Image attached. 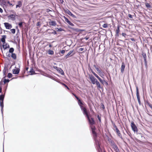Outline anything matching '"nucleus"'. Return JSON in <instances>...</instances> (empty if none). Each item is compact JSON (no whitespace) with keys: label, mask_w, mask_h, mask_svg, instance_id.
<instances>
[{"label":"nucleus","mask_w":152,"mask_h":152,"mask_svg":"<svg viewBox=\"0 0 152 152\" xmlns=\"http://www.w3.org/2000/svg\"><path fill=\"white\" fill-rule=\"evenodd\" d=\"M14 51V49L13 48H10L9 50V52L11 53L10 56L9 54L7 55V57H11L13 59L16 60L17 59V55L16 54L13 53Z\"/></svg>","instance_id":"1"},{"label":"nucleus","mask_w":152,"mask_h":152,"mask_svg":"<svg viewBox=\"0 0 152 152\" xmlns=\"http://www.w3.org/2000/svg\"><path fill=\"white\" fill-rule=\"evenodd\" d=\"M92 73L98 79L100 83L103 85H104L105 84L106 85H108V83L104 80H102L96 73H95L93 71H91Z\"/></svg>","instance_id":"2"},{"label":"nucleus","mask_w":152,"mask_h":152,"mask_svg":"<svg viewBox=\"0 0 152 152\" xmlns=\"http://www.w3.org/2000/svg\"><path fill=\"white\" fill-rule=\"evenodd\" d=\"M92 133L93 135V137L94 140H96V139L97 136V134L96 132V127L94 126H91L90 127Z\"/></svg>","instance_id":"3"},{"label":"nucleus","mask_w":152,"mask_h":152,"mask_svg":"<svg viewBox=\"0 0 152 152\" xmlns=\"http://www.w3.org/2000/svg\"><path fill=\"white\" fill-rule=\"evenodd\" d=\"M113 126L114 127L113 130L116 132L117 134L118 135V137L121 139H122V135L120 131L119 130L117 126L115 124H113Z\"/></svg>","instance_id":"4"},{"label":"nucleus","mask_w":152,"mask_h":152,"mask_svg":"<svg viewBox=\"0 0 152 152\" xmlns=\"http://www.w3.org/2000/svg\"><path fill=\"white\" fill-rule=\"evenodd\" d=\"M131 127L132 130L134 132H137V128L136 125L134 124V122L133 121H132L131 123Z\"/></svg>","instance_id":"5"},{"label":"nucleus","mask_w":152,"mask_h":152,"mask_svg":"<svg viewBox=\"0 0 152 152\" xmlns=\"http://www.w3.org/2000/svg\"><path fill=\"white\" fill-rule=\"evenodd\" d=\"M87 118L90 124V127H91V126H93V125L95 124V121L94 118H90L89 116Z\"/></svg>","instance_id":"6"},{"label":"nucleus","mask_w":152,"mask_h":152,"mask_svg":"<svg viewBox=\"0 0 152 152\" xmlns=\"http://www.w3.org/2000/svg\"><path fill=\"white\" fill-rule=\"evenodd\" d=\"M89 77L92 83L93 84H95V83L97 81V80L92 75H89Z\"/></svg>","instance_id":"7"},{"label":"nucleus","mask_w":152,"mask_h":152,"mask_svg":"<svg viewBox=\"0 0 152 152\" xmlns=\"http://www.w3.org/2000/svg\"><path fill=\"white\" fill-rule=\"evenodd\" d=\"M142 57L144 59V61L145 62V66L147 67V56L146 54L145 53L142 52Z\"/></svg>","instance_id":"8"},{"label":"nucleus","mask_w":152,"mask_h":152,"mask_svg":"<svg viewBox=\"0 0 152 152\" xmlns=\"http://www.w3.org/2000/svg\"><path fill=\"white\" fill-rule=\"evenodd\" d=\"M96 143L98 152H102V150L100 147V142L98 141H96Z\"/></svg>","instance_id":"9"},{"label":"nucleus","mask_w":152,"mask_h":152,"mask_svg":"<svg viewBox=\"0 0 152 152\" xmlns=\"http://www.w3.org/2000/svg\"><path fill=\"white\" fill-rule=\"evenodd\" d=\"M4 96L0 97V106L1 107V110H2L4 107Z\"/></svg>","instance_id":"10"},{"label":"nucleus","mask_w":152,"mask_h":152,"mask_svg":"<svg viewBox=\"0 0 152 152\" xmlns=\"http://www.w3.org/2000/svg\"><path fill=\"white\" fill-rule=\"evenodd\" d=\"M111 146L116 152H119V150L118 147L114 142L112 143Z\"/></svg>","instance_id":"11"},{"label":"nucleus","mask_w":152,"mask_h":152,"mask_svg":"<svg viewBox=\"0 0 152 152\" xmlns=\"http://www.w3.org/2000/svg\"><path fill=\"white\" fill-rule=\"evenodd\" d=\"M16 16H17V15L14 14H11L8 16L7 18L9 20H11L12 21H14L16 19Z\"/></svg>","instance_id":"12"},{"label":"nucleus","mask_w":152,"mask_h":152,"mask_svg":"<svg viewBox=\"0 0 152 152\" xmlns=\"http://www.w3.org/2000/svg\"><path fill=\"white\" fill-rule=\"evenodd\" d=\"M53 68L57 70L61 74V75H63L64 74L63 71L60 68L58 67H57L54 66Z\"/></svg>","instance_id":"13"},{"label":"nucleus","mask_w":152,"mask_h":152,"mask_svg":"<svg viewBox=\"0 0 152 152\" xmlns=\"http://www.w3.org/2000/svg\"><path fill=\"white\" fill-rule=\"evenodd\" d=\"M136 92H137L136 96H137V99L138 100V101L139 104L140 105L141 103V102H140V97L139 95V93L138 88L137 87Z\"/></svg>","instance_id":"14"},{"label":"nucleus","mask_w":152,"mask_h":152,"mask_svg":"<svg viewBox=\"0 0 152 152\" xmlns=\"http://www.w3.org/2000/svg\"><path fill=\"white\" fill-rule=\"evenodd\" d=\"M4 24L5 27L7 29H10L12 28V25L8 23H4Z\"/></svg>","instance_id":"15"},{"label":"nucleus","mask_w":152,"mask_h":152,"mask_svg":"<svg viewBox=\"0 0 152 152\" xmlns=\"http://www.w3.org/2000/svg\"><path fill=\"white\" fill-rule=\"evenodd\" d=\"M73 52V50L70 51L65 56L66 58L69 57L73 56L75 54V53H72Z\"/></svg>","instance_id":"16"},{"label":"nucleus","mask_w":152,"mask_h":152,"mask_svg":"<svg viewBox=\"0 0 152 152\" xmlns=\"http://www.w3.org/2000/svg\"><path fill=\"white\" fill-rule=\"evenodd\" d=\"M12 73L13 74H18L20 72V69L18 68L15 67V69L12 70Z\"/></svg>","instance_id":"17"},{"label":"nucleus","mask_w":152,"mask_h":152,"mask_svg":"<svg viewBox=\"0 0 152 152\" xmlns=\"http://www.w3.org/2000/svg\"><path fill=\"white\" fill-rule=\"evenodd\" d=\"M95 84H96L97 89H100L102 88V86L100 84L98 80L96 82V83H95Z\"/></svg>","instance_id":"18"},{"label":"nucleus","mask_w":152,"mask_h":152,"mask_svg":"<svg viewBox=\"0 0 152 152\" xmlns=\"http://www.w3.org/2000/svg\"><path fill=\"white\" fill-rule=\"evenodd\" d=\"M47 31L48 32V33L50 34H56V31L53 29H48Z\"/></svg>","instance_id":"19"},{"label":"nucleus","mask_w":152,"mask_h":152,"mask_svg":"<svg viewBox=\"0 0 152 152\" xmlns=\"http://www.w3.org/2000/svg\"><path fill=\"white\" fill-rule=\"evenodd\" d=\"M66 12L68 13L69 15L73 18H75L76 16L73 15L69 10H67L66 11Z\"/></svg>","instance_id":"20"},{"label":"nucleus","mask_w":152,"mask_h":152,"mask_svg":"<svg viewBox=\"0 0 152 152\" xmlns=\"http://www.w3.org/2000/svg\"><path fill=\"white\" fill-rule=\"evenodd\" d=\"M125 67V64L124 62H123L122 63L121 67V72L122 73L124 71V69Z\"/></svg>","instance_id":"21"},{"label":"nucleus","mask_w":152,"mask_h":152,"mask_svg":"<svg viewBox=\"0 0 152 152\" xmlns=\"http://www.w3.org/2000/svg\"><path fill=\"white\" fill-rule=\"evenodd\" d=\"M2 47L4 50H5L7 48H10V45L7 43L4 44V43H3V45H2Z\"/></svg>","instance_id":"22"},{"label":"nucleus","mask_w":152,"mask_h":152,"mask_svg":"<svg viewBox=\"0 0 152 152\" xmlns=\"http://www.w3.org/2000/svg\"><path fill=\"white\" fill-rule=\"evenodd\" d=\"M18 4L16 5V8L20 7L22 6V2L21 1H18L17 2Z\"/></svg>","instance_id":"23"},{"label":"nucleus","mask_w":152,"mask_h":152,"mask_svg":"<svg viewBox=\"0 0 152 152\" xmlns=\"http://www.w3.org/2000/svg\"><path fill=\"white\" fill-rule=\"evenodd\" d=\"M49 24L50 25L53 26H55L56 24V22L55 21L51 20L49 22Z\"/></svg>","instance_id":"24"},{"label":"nucleus","mask_w":152,"mask_h":152,"mask_svg":"<svg viewBox=\"0 0 152 152\" xmlns=\"http://www.w3.org/2000/svg\"><path fill=\"white\" fill-rule=\"evenodd\" d=\"M82 110L83 111L84 114L86 115V116H87V117L89 116L86 108H84V109H83Z\"/></svg>","instance_id":"25"},{"label":"nucleus","mask_w":152,"mask_h":152,"mask_svg":"<svg viewBox=\"0 0 152 152\" xmlns=\"http://www.w3.org/2000/svg\"><path fill=\"white\" fill-rule=\"evenodd\" d=\"M6 38V35H3L2 36V37L1 39V40L2 42H3V43H4V44L5 43V39Z\"/></svg>","instance_id":"26"},{"label":"nucleus","mask_w":152,"mask_h":152,"mask_svg":"<svg viewBox=\"0 0 152 152\" xmlns=\"http://www.w3.org/2000/svg\"><path fill=\"white\" fill-rule=\"evenodd\" d=\"M119 27H120V26H117V28L116 30V34L118 36L119 35V33L120 31Z\"/></svg>","instance_id":"27"},{"label":"nucleus","mask_w":152,"mask_h":152,"mask_svg":"<svg viewBox=\"0 0 152 152\" xmlns=\"http://www.w3.org/2000/svg\"><path fill=\"white\" fill-rule=\"evenodd\" d=\"M12 2V1H11V2H10V1H7V3L9 4V6H12V7H13V6H14V4H12L11 2Z\"/></svg>","instance_id":"28"},{"label":"nucleus","mask_w":152,"mask_h":152,"mask_svg":"<svg viewBox=\"0 0 152 152\" xmlns=\"http://www.w3.org/2000/svg\"><path fill=\"white\" fill-rule=\"evenodd\" d=\"M24 23L22 22H20L18 23V25L20 28H22L23 27V23Z\"/></svg>","instance_id":"29"},{"label":"nucleus","mask_w":152,"mask_h":152,"mask_svg":"<svg viewBox=\"0 0 152 152\" xmlns=\"http://www.w3.org/2000/svg\"><path fill=\"white\" fill-rule=\"evenodd\" d=\"M84 105V104H80V106L82 110L84 109V108H86V107H84L83 106Z\"/></svg>","instance_id":"30"},{"label":"nucleus","mask_w":152,"mask_h":152,"mask_svg":"<svg viewBox=\"0 0 152 152\" xmlns=\"http://www.w3.org/2000/svg\"><path fill=\"white\" fill-rule=\"evenodd\" d=\"M145 4V5L146 6V7H147V8H150L151 7V6L147 2H146Z\"/></svg>","instance_id":"31"},{"label":"nucleus","mask_w":152,"mask_h":152,"mask_svg":"<svg viewBox=\"0 0 152 152\" xmlns=\"http://www.w3.org/2000/svg\"><path fill=\"white\" fill-rule=\"evenodd\" d=\"M48 53L50 55H53L54 53V52L53 50H49L48 51Z\"/></svg>","instance_id":"32"},{"label":"nucleus","mask_w":152,"mask_h":152,"mask_svg":"<svg viewBox=\"0 0 152 152\" xmlns=\"http://www.w3.org/2000/svg\"><path fill=\"white\" fill-rule=\"evenodd\" d=\"M63 18H64L65 21L67 23L68 22V21L69 20H68V19L67 18H66V17H65V16H64Z\"/></svg>","instance_id":"33"},{"label":"nucleus","mask_w":152,"mask_h":152,"mask_svg":"<svg viewBox=\"0 0 152 152\" xmlns=\"http://www.w3.org/2000/svg\"><path fill=\"white\" fill-rule=\"evenodd\" d=\"M100 116H101L100 115ZM97 117L99 120V123H100L101 122V116H100L99 115H98L97 116Z\"/></svg>","instance_id":"34"},{"label":"nucleus","mask_w":152,"mask_h":152,"mask_svg":"<svg viewBox=\"0 0 152 152\" xmlns=\"http://www.w3.org/2000/svg\"><path fill=\"white\" fill-rule=\"evenodd\" d=\"M61 84L63 86H64L65 87L67 88L68 90H69V88L67 86V85H66L64 83H61Z\"/></svg>","instance_id":"35"},{"label":"nucleus","mask_w":152,"mask_h":152,"mask_svg":"<svg viewBox=\"0 0 152 152\" xmlns=\"http://www.w3.org/2000/svg\"><path fill=\"white\" fill-rule=\"evenodd\" d=\"M69 25L71 26H74V24L72 23V22H71L69 20L68 21V22L67 23Z\"/></svg>","instance_id":"36"},{"label":"nucleus","mask_w":152,"mask_h":152,"mask_svg":"<svg viewBox=\"0 0 152 152\" xmlns=\"http://www.w3.org/2000/svg\"><path fill=\"white\" fill-rule=\"evenodd\" d=\"M108 27V25L107 23H104L102 25V27L104 28H107Z\"/></svg>","instance_id":"37"},{"label":"nucleus","mask_w":152,"mask_h":152,"mask_svg":"<svg viewBox=\"0 0 152 152\" xmlns=\"http://www.w3.org/2000/svg\"><path fill=\"white\" fill-rule=\"evenodd\" d=\"M10 31L13 34H14L15 32V30L14 28L11 29Z\"/></svg>","instance_id":"38"},{"label":"nucleus","mask_w":152,"mask_h":152,"mask_svg":"<svg viewBox=\"0 0 152 152\" xmlns=\"http://www.w3.org/2000/svg\"><path fill=\"white\" fill-rule=\"evenodd\" d=\"M7 76L9 78H10L12 77V75L11 73H9L8 74Z\"/></svg>","instance_id":"39"},{"label":"nucleus","mask_w":152,"mask_h":152,"mask_svg":"<svg viewBox=\"0 0 152 152\" xmlns=\"http://www.w3.org/2000/svg\"><path fill=\"white\" fill-rule=\"evenodd\" d=\"M94 67L95 68L96 70L99 72L100 73L101 72V71L99 69V68L98 67H96L95 65H94Z\"/></svg>","instance_id":"40"},{"label":"nucleus","mask_w":152,"mask_h":152,"mask_svg":"<svg viewBox=\"0 0 152 152\" xmlns=\"http://www.w3.org/2000/svg\"><path fill=\"white\" fill-rule=\"evenodd\" d=\"M30 72L31 75H32L34 74V71L33 69L32 68L31 69L30 71Z\"/></svg>","instance_id":"41"},{"label":"nucleus","mask_w":152,"mask_h":152,"mask_svg":"<svg viewBox=\"0 0 152 152\" xmlns=\"http://www.w3.org/2000/svg\"><path fill=\"white\" fill-rule=\"evenodd\" d=\"M78 103L80 105V104H83V103H82V102H81V100L79 99L78 100Z\"/></svg>","instance_id":"42"},{"label":"nucleus","mask_w":152,"mask_h":152,"mask_svg":"<svg viewBox=\"0 0 152 152\" xmlns=\"http://www.w3.org/2000/svg\"><path fill=\"white\" fill-rule=\"evenodd\" d=\"M9 81V80L8 79L7 80L5 79L4 81V83H6L7 82H8Z\"/></svg>","instance_id":"43"},{"label":"nucleus","mask_w":152,"mask_h":152,"mask_svg":"<svg viewBox=\"0 0 152 152\" xmlns=\"http://www.w3.org/2000/svg\"><path fill=\"white\" fill-rule=\"evenodd\" d=\"M148 104L152 110V104L149 103H148Z\"/></svg>","instance_id":"44"},{"label":"nucleus","mask_w":152,"mask_h":152,"mask_svg":"<svg viewBox=\"0 0 152 152\" xmlns=\"http://www.w3.org/2000/svg\"><path fill=\"white\" fill-rule=\"evenodd\" d=\"M57 31H61L63 30L62 28H57Z\"/></svg>","instance_id":"45"},{"label":"nucleus","mask_w":152,"mask_h":152,"mask_svg":"<svg viewBox=\"0 0 152 152\" xmlns=\"http://www.w3.org/2000/svg\"><path fill=\"white\" fill-rule=\"evenodd\" d=\"M84 50V48H81L79 49L78 50L79 52L82 51Z\"/></svg>","instance_id":"46"},{"label":"nucleus","mask_w":152,"mask_h":152,"mask_svg":"<svg viewBox=\"0 0 152 152\" xmlns=\"http://www.w3.org/2000/svg\"><path fill=\"white\" fill-rule=\"evenodd\" d=\"M128 16L130 18H132V15L130 14H129L128 15Z\"/></svg>","instance_id":"47"},{"label":"nucleus","mask_w":152,"mask_h":152,"mask_svg":"<svg viewBox=\"0 0 152 152\" xmlns=\"http://www.w3.org/2000/svg\"><path fill=\"white\" fill-rule=\"evenodd\" d=\"M122 35L123 36L125 37V36L126 35V34L125 33H123L122 34Z\"/></svg>","instance_id":"48"},{"label":"nucleus","mask_w":152,"mask_h":152,"mask_svg":"<svg viewBox=\"0 0 152 152\" xmlns=\"http://www.w3.org/2000/svg\"><path fill=\"white\" fill-rule=\"evenodd\" d=\"M61 52L62 54H64L65 53V50H62L61 51Z\"/></svg>","instance_id":"49"},{"label":"nucleus","mask_w":152,"mask_h":152,"mask_svg":"<svg viewBox=\"0 0 152 152\" xmlns=\"http://www.w3.org/2000/svg\"><path fill=\"white\" fill-rule=\"evenodd\" d=\"M130 40L132 41H135V40L134 39V38H130Z\"/></svg>","instance_id":"50"},{"label":"nucleus","mask_w":152,"mask_h":152,"mask_svg":"<svg viewBox=\"0 0 152 152\" xmlns=\"http://www.w3.org/2000/svg\"><path fill=\"white\" fill-rule=\"evenodd\" d=\"M6 73V71L5 70H4L3 71V73L4 74V75H5Z\"/></svg>","instance_id":"51"},{"label":"nucleus","mask_w":152,"mask_h":152,"mask_svg":"<svg viewBox=\"0 0 152 152\" xmlns=\"http://www.w3.org/2000/svg\"><path fill=\"white\" fill-rule=\"evenodd\" d=\"M3 12V10L0 7V12L1 13H2Z\"/></svg>","instance_id":"52"},{"label":"nucleus","mask_w":152,"mask_h":152,"mask_svg":"<svg viewBox=\"0 0 152 152\" xmlns=\"http://www.w3.org/2000/svg\"><path fill=\"white\" fill-rule=\"evenodd\" d=\"M39 22H38L37 24V26H38L39 25Z\"/></svg>","instance_id":"53"},{"label":"nucleus","mask_w":152,"mask_h":152,"mask_svg":"<svg viewBox=\"0 0 152 152\" xmlns=\"http://www.w3.org/2000/svg\"><path fill=\"white\" fill-rule=\"evenodd\" d=\"M72 94L74 96H76V95L75 94H74V93H72Z\"/></svg>","instance_id":"54"},{"label":"nucleus","mask_w":152,"mask_h":152,"mask_svg":"<svg viewBox=\"0 0 152 152\" xmlns=\"http://www.w3.org/2000/svg\"><path fill=\"white\" fill-rule=\"evenodd\" d=\"M76 99H77V100H78L79 99H79V98L77 96L76 98Z\"/></svg>","instance_id":"55"},{"label":"nucleus","mask_w":152,"mask_h":152,"mask_svg":"<svg viewBox=\"0 0 152 152\" xmlns=\"http://www.w3.org/2000/svg\"><path fill=\"white\" fill-rule=\"evenodd\" d=\"M28 67L26 68V70L27 71H28Z\"/></svg>","instance_id":"56"},{"label":"nucleus","mask_w":152,"mask_h":152,"mask_svg":"<svg viewBox=\"0 0 152 152\" xmlns=\"http://www.w3.org/2000/svg\"><path fill=\"white\" fill-rule=\"evenodd\" d=\"M152 48V45L151 46V49Z\"/></svg>","instance_id":"57"},{"label":"nucleus","mask_w":152,"mask_h":152,"mask_svg":"<svg viewBox=\"0 0 152 152\" xmlns=\"http://www.w3.org/2000/svg\"><path fill=\"white\" fill-rule=\"evenodd\" d=\"M1 85V83L0 82V86Z\"/></svg>","instance_id":"58"},{"label":"nucleus","mask_w":152,"mask_h":152,"mask_svg":"<svg viewBox=\"0 0 152 152\" xmlns=\"http://www.w3.org/2000/svg\"><path fill=\"white\" fill-rule=\"evenodd\" d=\"M104 152H106V151H105V150H104Z\"/></svg>","instance_id":"59"},{"label":"nucleus","mask_w":152,"mask_h":152,"mask_svg":"<svg viewBox=\"0 0 152 152\" xmlns=\"http://www.w3.org/2000/svg\"><path fill=\"white\" fill-rule=\"evenodd\" d=\"M131 134H129V136H131Z\"/></svg>","instance_id":"60"},{"label":"nucleus","mask_w":152,"mask_h":152,"mask_svg":"<svg viewBox=\"0 0 152 152\" xmlns=\"http://www.w3.org/2000/svg\"><path fill=\"white\" fill-rule=\"evenodd\" d=\"M92 112H93V113H94V111L93 110H92Z\"/></svg>","instance_id":"61"},{"label":"nucleus","mask_w":152,"mask_h":152,"mask_svg":"<svg viewBox=\"0 0 152 152\" xmlns=\"http://www.w3.org/2000/svg\"><path fill=\"white\" fill-rule=\"evenodd\" d=\"M77 96H75V97L76 98Z\"/></svg>","instance_id":"62"},{"label":"nucleus","mask_w":152,"mask_h":152,"mask_svg":"<svg viewBox=\"0 0 152 152\" xmlns=\"http://www.w3.org/2000/svg\"><path fill=\"white\" fill-rule=\"evenodd\" d=\"M103 107H104V105H103Z\"/></svg>","instance_id":"63"},{"label":"nucleus","mask_w":152,"mask_h":152,"mask_svg":"<svg viewBox=\"0 0 152 152\" xmlns=\"http://www.w3.org/2000/svg\"><path fill=\"white\" fill-rule=\"evenodd\" d=\"M1 1V0H0V1Z\"/></svg>","instance_id":"64"}]
</instances>
